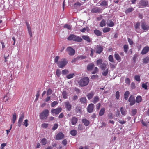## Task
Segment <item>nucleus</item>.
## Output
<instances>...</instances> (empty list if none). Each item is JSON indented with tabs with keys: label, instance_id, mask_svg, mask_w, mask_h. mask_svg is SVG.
<instances>
[{
	"label": "nucleus",
	"instance_id": "nucleus-47",
	"mask_svg": "<svg viewBox=\"0 0 149 149\" xmlns=\"http://www.w3.org/2000/svg\"><path fill=\"white\" fill-rule=\"evenodd\" d=\"M99 71L97 67H95L93 71L92 72V74H94L96 73H97Z\"/></svg>",
	"mask_w": 149,
	"mask_h": 149
},
{
	"label": "nucleus",
	"instance_id": "nucleus-62",
	"mask_svg": "<svg viewBox=\"0 0 149 149\" xmlns=\"http://www.w3.org/2000/svg\"><path fill=\"white\" fill-rule=\"evenodd\" d=\"M131 86L132 89H134L135 88V84L134 83L132 82L131 84Z\"/></svg>",
	"mask_w": 149,
	"mask_h": 149
},
{
	"label": "nucleus",
	"instance_id": "nucleus-15",
	"mask_svg": "<svg viewBox=\"0 0 149 149\" xmlns=\"http://www.w3.org/2000/svg\"><path fill=\"white\" fill-rule=\"evenodd\" d=\"M94 105L93 104H90L87 107V111L89 113H91L93 112L94 109Z\"/></svg>",
	"mask_w": 149,
	"mask_h": 149
},
{
	"label": "nucleus",
	"instance_id": "nucleus-29",
	"mask_svg": "<svg viewBox=\"0 0 149 149\" xmlns=\"http://www.w3.org/2000/svg\"><path fill=\"white\" fill-rule=\"evenodd\" d=\"M62 95L63 98L64 99H66L68 98L67 93L65 91H63L62 93Z\"/></svg>",
	"mask_w": 149,
	"mask_h": 149
},
{
	"label": "nucleus",
	"instance_id": "nucleus-50",
	"mask_svg": "<svg viewBox=\"0 0 149 149\" xmlns=\"http://www.w3.org/2000/svg\"><path fill=\"white\" fill-rule=\"evenodd\" d=\"M142 87L143 88H144L145 90H147L148 89V86L147 83H143L142 84Z\"/></svg>",
	"mask_w": 149,
	"mask_h": 149
},
{
	"label": "nucleus",
	"instance_id": "nucleus-40",
	"mask_svg": "<svg viewBox=\"0 0 149 149\" xmlns=\"http://www.w3.org/2000/svg\"><path fill=\"white\" fill-rule=\"evenodd\" d=\"M70 134L72 136H75L77 134V132L75 130H73L70 131Z\"/></svg>",
	"mask_w": 149,
	"mask_h": 149
},
{
	"label": "nucleus",
	"instance_id": "nucleus-38",
	"mask_svg": "<svg viewBox=\"0 0 149 149\" xmlns=\"http://www.w3.org/2000/svg\"><path fill=\"white\" fill-rule=\"evenodd\" d=\"M109 72V69L108 68H107L106 70L104 71H103L102 73V75L104 76H106L108 74Z\"/></svg>",
	"mask_w": 149,
	"mask_h": 149
},
{
	"label": "nucleus",
	"instance_id": "nucleus-51",
	"mask_svg": "<svg viewBox=\"0 0 149 149\" xmlns=\"http://www.w3.org/2000/svg\"><path fill=\"white\" fill-rule=\"evenodd\" d=\"M52 92V90L51 89H49L47 91V96L51 94Z\"/></svg>",
	"mask_w": 149,
	"mask_h": 149
},
{
	"label": "nucleus",
	"instance_id": "nucleus-54",
	"mask_svg": "<svg viewBox=\"0 0 149 149\" xmlns=\"http://www.w3.org/2000/svg\"><path fill=\"white\" fill-rule=\"evenodd\" d=\"M58 104V102L56 101H54L52 102L51 104V106L52 107H54L56 105H57Z\"/></svg>",
	"mask_w": 149,
	"mask_h": 149
},
{
	"label": "nucleus",
	"instance_id": "nucleus-28",
	"mask_svg": "<svg viewBox=\"0 0 149 149\" xmlns=\"http://www.w3.org/2000/svg\"><path fill=\"white\" fill-rule=\"evenodd\" d=\"M134 10V8L132 7H130L129 8L126 9L125 13L126 14L128 13H129L132 11Z\"/></svg>",
	"mask_w": 149,
	"mask_h": 149
},
{
	"label": "nucleus",
	"instance_id": "nucleus-41",
	"mask_svg": "<svg viewBox=\"0 0 149 149\" xmlns=\"http://www.w3.org/2000/svg\"><path fill=\"white\" fill-rule=\"evenodd\" d=\"M75 75L74 73L70 74L66 76V78L68 79H70L73 78Z\"/></svg>",
	"mask_w": 149,
	"mask_h": 149
},
{
	"label": "nucleus",
	"instance_id": "nucleus-24",
	"mask_svg": "<svg viewBox=\"0 0 149 149\" xmlns=\"http://www.w3.org/2000/svg\"><path fill=\"white\" fill-rule=\"evenodd\" d=\"M99 97L97 96H96L94 97L93 99L92 100V102L94 104H95L96 103H97V102H98V101H99Z\"/></svg>",
	"mask_w": 149,
	"mask_h": 149
},
{
	"label": "nucleus",
	"instance_id": "nucleus-35",
	"mask_svg": "<svg viewBox=\"0 0 149 149\" xmlns=\"http://www.w3.org/2000/svg\"><path fill=\"white\" fill-rule=\"evenodd\" d=\"M89 48L90 52L89 53L90 56L91 57H93L94 54V53L95 52V50L91 47H89Z\"/></svg>",
	"mask_w": 149,
	"mask_h": 149
},
{
	"label": "nucleus",
	"instance_id": "nucleus-22",
	"mask_svg": "<svg viewBox=\"0 0 149 149\" xmlns=\"http://www.w3.org/2000/svg\"><path fill=\"white\" fill-rule=\"evenodd\" d=\"M114 57L119 62H120L121 60V58L119 55L117 53H115Z\"/></svg>",
	"mask_w": 149,
	"mask_h": 149
},
{
	"label": "nucleus",
	"instance_id": "nucleus-59",
	"mask_svg": "<svg viewBox=\"0 0 149 149\" xmlns=\"http://www.w3.org/2000/svg\"><path fill=\"white\" fill-rule=\"evenodd\" d=\"M125 83L126 84H128V85H130V80L129 78H126L125 79Z\"/></svg>",
	"mask_w": 149,
	"mask_h": 149
},
{
	"label": "nucleus",
	"instance_id": "nucleus-49",
	"mask_svg": "<svg viewBox=\"0 0 149 149\" xmlns=\"http://www.w3.org/2000/svg\"><path fill=\"white\" fill-rule=\"evenodd\" d=\"M120 111L121 114L123 115H126V112L123 109V107H122L120 108Z\"/></svg>",
	"mask_w": 149,
	"mask_h": 149
},
{
	"label": "nucleus",
	"instance_id": "nucleus-56",
	"mask_svg": "<svg viewBox=\"0 0 149 149\" xmlns=\"http://www.w3.org/2000/svg\"><path fill=\"white\" fill-rule=\"evenodd\" d=\"M48 123H45L42 124L41 125V126L42 127L45 128H47L48 127Z\"/></svg>",
	"mask_w": 149,
	"mask_h": 149
},
{
	"label": "nucleus",
	"instance_id": "nucleus-14",
	"mask_svg": "<svg viewBox=\"0 0 149 149\" xmlns=\"http://www.w3.org/2000/svg\"><path fill=\"white\" fill-rule=\"evenodd\" d=\"M64 137V135L61 132H60L56 135V140H59L62 139Z\"/></svg>",
	"mask_w": 149,
	"mask_h": 149
},
{
	"label": "nucleus",
	"instance_id": "nucleus-43",
	"mask_svg": "<svg viewBox=\"0 0 149 149\" xmlns=\"http://www.w3.org/2000/svg\"><path fill=\"white\" fill-rule=\"evenodd\" d=\"M111 29L109 27H105L103 29V31L104 33H106L109 31H110Z\"/></svg>",
	"mask_w": 149,
	"mask_h": 149
},
{
	"label": "nucleus",
	"instance_id": "nucleus-12",
	"mask_svg": "<svg viewBox=\"0 0 149 149\" xmlns=\"http://www.w3.org/2000/svg\"><path fill=\"white\" fill-rule=\"evenodd\" d=\"M26 24L27 26V29H28V33L29 35L31 37L32 36V33L31 31V29L29 23L27 21L26 22Z\"/></svg>",
	"mask_w": 149,
	"mask_h": 149
},
{
	"label": "nucleus",
	"instance_id": "nucleus-8",
	"mask_svg": "<svg viewBox=\"0 0 149 149\" xmlns=\"http://www.w3.org/2000/svg\"><path fill=\"white\" fill-rule=\"evenodd\" d=\"M103 49V46L100 45H97L95 48V52L97 54H100L102 52Z\"/></svg>",
	"mask_w": 149,
	"mask_h": 149
},
{
	"label": "nucleus",
	"instance_id": "nucleus-33",
	"mask_svg": "<svg viewBox=\"0 0 149 149\" xmlns=\"http://www.w3.org/2000/svg\"><path fill=\"white\" fill-rule=\"evenodd\" d=\"M17 118L16 117V114L15 113H14L13 116L12 118V123L13 124H14Z\"/></svg>",
	"mask_w": 149,
	"mask_h": 149
},
{
	"label": "nucleus",
	"instance_id": "nucleus-21",
	"mask_svg": "<svg viewBox=\"0 0 149 149\" xmlns=\"http://www.w3.org/2000/svg\"><path fill=\"white\" fill-rule=\"evenodd\" d=\"M82 122L86 126H88L90 124V122L86 119H83L82 120Z\"/></svg>",
	"mask_w": 149,
	"mask_h": 149
},
{
	"label": "nucleus",
	"instance_id": "nucleus-17",
	"mask_svg": "<svg viewBox=\"0 0 149 149\" xmlns=\"http://www.w3.org/2000/svg\"><path fill=\"white\" fill-rule=\"evenodd\" d=\"M149 51V47L148 46H146L143 48L141 53L142 54L144 55L146 54Z\"/></svg>",
	"mask_w": 149,
	"mask_h": 149
},
{
	"label": "nucleus",
	"instance_id": "nucleus-37",
	"mask_svg": "<svg viewBox=\"0 0 149 149\" xmlns=\"http://www.w3.org/2000/svg\"><path fill=\"white\" fill-rule=\"evenodd\" d=\"M136 102L137 103H139L142 100V98L141 96H137L136 98Z\"/></svg>",
	"mask_w": 149,
	"mask_h": 149
},
{
	"label": "nucleus",
	"instance_id": "nucleus-11",
	"mask_svg": "<svg viewBox=\"0 0 149 149\" xmlns=\"http://www.w3.org/2000/svg\"><path fill=\"white\" fill-rule=\"evenodd\" d=\"M67 50L70 56L73 55L75 53V51L71 47H68L67 49Z\"/></svg>",
	"mask_w": 149,
	"mask_h": 149
},
{
	"label": "nucleus",
	"instance_id": "nucleus-31",
	"mask_svg": "<svg viewBox=\"0 0 149 149\" xmlns=\"http://www.w3.org/2000/svg\"><path fill=\"white\" fill-rule=\"evenodd\" d=\"M106 25V21L104 19L102 20L100 22V26L101 27H103Z\"/></svg>",
	"mask_w": 149,
	"mask_h": 149
},
{
	"label": "nucleus",
	"instance_id": "nucleus-4",
	"mask_svg": "<svg viewBox=\"0 0 149 149\" xmlns=\"http://www.w3.org/2000/svg\"><path fill=\"white\" fill-rule=\"evenodd\" d=\"M103 60L101 59L98 60L96 61L97 65H100V67L102 70H104L107 67V63H103Z\"/></svg>",
	"mask_w": 149,
	"mask_h": 149
},
{
	"label": "nucleus",
	"instance_id": "nucleus-48",
	"mask_svg": "<svg viewBox=\"0 0 149 149\" xmlns=\"http://www.w3.org/2000/svg\"><path fill=\"white\" fill-rule=\"evenodd\" d=\"M135 79L138 82H140V76L137 75L134 76Z\"/></svg>",
	"mask_w": 149,
	"mask_h": 149
},
{
	"label": "nucleus",
	"instance_id": "nucleus-7",
	"mask_svg": "<svg viewBox=\"0 0 149 149\" xmlns=\"http://www.w3.org/2000/svg\"><path fill=\"white\" fill-rule=\"evenodd\" d=\"M128 101L130 102V106H132L135 104L136 100L134 97L133 95H131L130 96L128 99Z\"/></svg>",
	"mask_w": 149,
	"mask_h": 149
},
{
	"label": "nucleus",
	"instance_id": "nucleus-30",
	"mask_svg": "<svg viewBox=\"0 0 149 149\" xmlns=\"http://www.w3.org/2000/svg\"><path fill=\"white\" fill-rule=\"evenodd\" d=\"M105 108H102L99 112V116H101L103 115L105 113Z\"/></svg>",
	"mask_w": 149,
	"mask_h": 149
},
{
	"label": "nucleus",
	"instance_id": "nucleus-27",
	"mask_svg": "<svg viewBox=\"0 0 149 149\" xmlns=\"http://www.w3.org/2000/svg\"><path fill=\"white\" fill-rule=\"evenodd\" d=\"M143 63L147 64L149 62V57L147 56L143 59Z\"/></svg>",
	"mask_w": 149,
	"mask_h": 149
},
{
	"label": "nucleus",
	"instance_id": "nucleus-18",
	"mask_svg": "<svg viewBox=\"0 0 149 149\" xmlns=\"http://www.w3.org/2000/svg\"><path fill=\"white\" fill-rule=\"evenodd\" d=\"M78 121L77 118L75 116L72 117L71 119V123L72 125H75Z\"/></svg>",
	"mask_w": 149,
	"mask_h": 149
},
{
	"label": "nucleus",
	"instance_id": "nucleus-55",
	"mask_svg": "<svg viewBox=\"0 0 149 149\" xmlns=\"http://www.w3.org/2000/svg\"><path fill=\"white\" fill-rule=\"evenodd\" d=\"M56 74L58 77L60 76L61 74V71L59 69H58L56 70Z\"/></svg>",
	"mask_w": 149,
	"mask_h": 149
},
{
	"label": "nucleus",
	"instance_id": "nucleus-19",
	"mask_svg": "<svg viewBox=\"0 0 149 149\" xmlns=\"http://www.w3.org/2000/svg\"><path fill=\"white\" fill-rule=\"evenodd\" d=\"M82 38L86 41L88 43H90L91 42V40L89 37L87 35H83L82 36Z\"/></svg>",
	"mask_w": 149,
	"mask_h": 149
},
{
	"label": "nucleus",
	"instance_id": "nucleus-63",
	"mask_svg": "<svg viewBox=\"0 0 149 149\" xmlns=\"http://www.w3.org/2000/svg\"><path fill=\"white\" fill-rule=\"evenodd\" d=\"M99 76L97 74H94L91 77V79H95L96 78H97Z\"/></svg>",
	"mask_w": 149,
	"mask_h": 149
},
{
	"label": "nucleus",
	"instance_id": "nucleus-3",
	"mask_svg": "<svg viewBox=\"0 0 149 149\" xmlns=\"http://www.w3.org/2000/svg\"><path fill=\"white\" fill-rule=\"evenodd\" d=\"M89 82L88 77H86L81 79L78 82L79 85L81 87H84L87 86Z\"/></svg>",
	"mask_w": 149,
	"mask_h": 149
},
{
	"label": "nucleus",
	"instance_id": "nucleus-23",
	"mask_svg": "<svg viewBox=\"0 0 149 149\" xmlns=\"http://www.w3.org/2000/svg\"><path fill=\"white\" fill-rule=\"evenodd\" d=\"M108 3V1L105 0L103 1L100 3V6H101L103 7L106 6Z\"/></svg>",
	"mask_w": 149,
	"mask_h": 149
},
{
	"label": "nucleus",
	"instance_id": "nucleus-32",
	"mask_svg": "<svg viewBox=\"0 0 149 149\" xmlns=\"http://www.w3.org/2000/svg\"><path fill=\"white\" fill-rule=\"evenodd\" d=\"M130 94V92L128 91H126L124 94V98L125 100H127Z\"/></svg>",
	"mask_w": 149,
	"mask_h": 149
},
{
	"label": "nucleus",
	"instance_id": "nucleus-42",
	"mask_svg": "<svg viewBox=\"0 0 149 149\" xmlns=\"http://www.w3.org/2000/svg\"><path fill=\"white\" fill-rule=\"evenodd\" d=\"M107 25L109 27H112L114 26V22L110 20L109 23H107Z\"/></svg>",
	"mask_w": 149,
	"mask_h": 149
},
{
	"label": "nucleus",
	"instance_id": "nucleus-39",
	"mask_svg": "<svg viewBox=\"0 0 149 149\" xmlns=\"http://www.w3.org/2000/svg\"><path fill=\"white\" fill-rule=\"evenodd\" d=\"M109 61L112 63L114 62V59L113 56L112 55H109L108 58Z\"/></svg>",
	"mask_w": 149,
	"mask_h": 149
},
{
	"label": "nucleus",
	"instance_id": "nucleus-25",
	"mask_svg": "<svg viewBox=\"0 0 149 149\" xmlns=\"http://www.w3.org/2000/svg\"><path fill=\"white\" fill-rule=\"evenodd\" d=\"M94 33L97 36H100L102 35V32L99 30L95 29L94 31Z\"/></svg>",
	"mask_w": 149,
	"mask_h": 149
},
{
	"label": "nucleus",
	"instance_id": "nucleus-13",
	"mask_svg": "<svg viewBox=\"0 0 149 149\" xmlns=\"http://www.w3.org/2000/svg\"><path fill=\"white\" fill-rule=\"evenodd\" d=\"M65 107L67 111H70L72 109V106L70 103L68 102H66L64 103Z\"/></svg>",
	"mask_w": 149,
	"mask_h": 149
},
{
	"label": "nucleus",
	"instance_id": "nucleus-64",
	"mask_svg": "<svg viewBox=\"0 0 149 149\" xmlns=\"http://www.w3.org/2000/svg\"><path fill=\"white\" fill-rule=\"evenodd\" d=\"M83 129V126L82 125L79 124L78 126V129L81 130Z\"/></svg>",
	"mask_w": 149,
	"mask_h": 149
},
{
	"label": "nucleus",
	"instance_id": "nucleus-61",
	"mask_svg": "<svg viewBox=\"0 0 149 149\" xmlns=\"http://www.w3.org/2000/svg\"><path fill=\"white\" fill-rule=\"evenodd\" d=\"M116 97L117 99H118L120 97L119 92L117 91L116 93Z\"/></svg>",
	"mask_w": 149,
	"mask_h": 149
},
{
	"label": "nucleus",
	"instance_id": "nucleus-16",
	"mask_svg": "<svg viewBox=\"0 0 149 149\" xmlns=\"http://www.w3.org/2000/svg\"><path fill=\"white\" fill-rule=\"evenodd\" d=\"M141 26L144 30L147 31L149 29V26L146 24V23L144 22H142Z\"/></svg>",
	"mask_w": 149,
	"mask_h": 149
},
{
	"label": "nucleus",
	"instance_id": "nucleus-34",
	"mask_svg": "<svg viewBox=\"0 0 149 149\" xmlns=\"http://www.w3.org/2000/svg\"><path fill=\"white\" fill-rule=\"evenodd\" d=\"M80 102L83 104L86 103L87 99L85 97H82L80 99Z\"/></svg>",
	"mask_w": 149,
	"mask_h": 149
},
{
	"label": "nucleus",
	"instance_id": "nucleus-36",
	"mask_svg": "<svg viewBox=\"0 0 149 149\" xmlns=\"http://www.w3.org/2000/svg\"><path fill=\"white\" fill-rule=\"evenodd\" d=\"M40 142L42 145H45L47 143V140L45 138H43L41 139Z\"/></svg>",
	"mask_w": 149,
	"mask_h": 149
},
{
	"label": "nucleus",
	"instance_id": "nucleus-2",
	"mask_svg": "<svg viewBox=\"0 0 149 149\" xmlns=\"http://www.w3.org/2000/svg\"><path fill=\"white\" fill-rule=\"evenodd\" d=\"M68 40H73L77 42H81L83 39L80 37L74 34H70L67 38Z\"/></svg>",
	"mask_w": 149,
	"mask_h": 149
},
{
	"label": "nucleus",
	"instance_id": "nucleus-46",
	"mask_svg": "<svg viewBox=\"0 0 149 149\" xmlns=\"http://www.w3.org/2000/svg\"><path fill=\"white\" fill-rule=\"evenodd\" d=\"M124 51L125 53H127L128 49V46L127 45H125L123 46Z\"/></svg>",
	"mask_w": 149,
	"mask_h": 149
},
{
	"label": "nucleus",
	"instance_id": "nucleus-9",
	"mask_svg": "<svg viewBox=\"0 0 149 149\" xmlns=\"http://www.w3.org/2000/svg\"><path fill=\"white\" fill-rule=\"evenodd\" d=\"M148 4V1L145 0H141L139 2V4L140 6H142V7H146Z\"/></svg>",
	"mask_w": 149,
	"mask_h": 149
},
{
	"label": "nucleus",
	"instance_id": "nucleus-45",
	"mask_svg": "<svg viewBox=\"0 0 149 149\" xmlns=\"http://www.w3.org/2000/svg\"><path fill=\"white\" fill-rule=\"evenodd\" d=\"M62 74L63 75H66L69 73V71L67 69H64L62 70Z\"/></svg>",
	"mask_w": 149,
	"mask_h": 149
},
{
	"label": "nucleus",
	"instance_id": "nucleus-20",
	"mask_svg": "<svg viewBox=\"0 0 149 149\" xmlns=\"http://www.w3.org/2000/svg\"><path fill=\"white\" fill-rule=\"evenodd\" d=\"M95 66L94 64L93 63H91L88 64L87 66V69L88 71L92 70Z\"/></svg>",
	"mask_w": 149,
	"mask_h": 149
},
{
	"label": "nucleus",
	"instance_id": "nucleus-52",
	"mask_svg": "<svg viewBox=\"0 0 149 149\" xmlns=\"http://www.w3.org/2000/svg\"><path fill=\"white\" fill-rule=\"evenodd\" d=\"M64 28H67L68 29L70 30L71 29V26L69 24H65L64 26Z\"/></svg>",
	"mask_w": 149,
	"mask_h": 149
},
{
	"label": "nucleus",
	"instance_id": "nucleus-58",
	"mask_svg": "<svg viewBox=\"0 0 149 149\" xmlns=\"http://www.w3.org/2000/svg\"><path fill=\"white\" fill-rule=\"evenodd\" d=\"M81 5V4L79 2H77L75 3L74 4V7H77V6H80Z\"/></svg>",
	"mask_w": 149,
	"mask_h": 149
},
{
	"label": "nucleus",
	"instance_id": "nucleus-57",
	"mask_svg": "<svg viewBox=\"0 0 149 149\" xmlns=\"http://www.w3.org/2000/svg\"><path fill=\"white\" fill-rule=\"evenodd\" d=\"M28 120L27 119H26L23 122V125H24L25 127H27L28 125Z\"/></svg>",
	"mask_w": 149,
	"mask_h": 149
},
{
	"label": "nucleus",
	"instance_id": "nucleus-1",
	"mask_svg": "<svg viewBox=\"0 0 149 149\" xmlns=\"http://www.w3.org/2000/svg\"><path fill=\"white\" fill-rule=\"evenodd\" d=\"M59 57L56 56L54 58V62L59 68H63L68 63L67 59L65 58L61 59L59 61Z\"/></svg>",
	"mask_w": 149,
	"mask_h": 149
},
{
	"label": "nucleus",
	"instance_id": "nucleus-44",
	"mask_svg": "<svg viewBox=\"0 0 149 149\" xmlns=\"http://www.w3.org/2000/svg\"><path fill=\"white\" fill-rule=\"evenodd\" d=\"M24 118V115L23 113L20 116V117L19 118L18 121L19 122H22L23 119Z\"/></svg>",
	"mask_w": 149,
	"mask_h": 149
},
{
	"label": "nucleus",
	"instance_id": "nucleus-5",
	"mask_svg": "<svg viewBox=\"0 0 149 149\" xmlns=\"http://www.w3.org/2000/svg\"><path fill=\"white\" fill-rule=\"evenodd\" d=\"M49 111L48 109H45L42 111L40 114V118L41 119H46L48 116Z\"/></svg>",
	"mask_w": 149,
	"mask_h": 149
},
{
	"label": "nucleus",
	"instance_id": "nucleus-6",
	"mask_svg": "<svg viewBox=\"0 0 149 149\" xmlns=\"http://www.w3.org/2000/svg\"><path fill=\"white\" fill-rule=\"evenodd\" d=\"M62 108L61 107H59L57 108L56 109H52L51 111V112L52 114H55L56 115H57L62 111Z\"/></svg>",
	"mask_w": 149,
	"mask_h": 149
},
{
	"label": "nucleus",
	"instance_id": "nucleus-26",
	"mask_svg": "<svg viewBox=\"0 0 149 149\" xmlns=\"http://www.w3.org/2000/svg\"><path fill=\"white\" fill-rule=\"evenodd\" d=\"M94 95V93L93 92H91L88 93L87 95V97L88 99L89 100L91 99L92 98Z\"/></svg>",
	"mask_w": 149,
	"mask_h": 149
},
{
	"label": "nucleus",
	"instance_id": "nucleus-60",
	"mask_svg": "<svg viewBox=\"0 0 149 149\" xmlns=\"http://www.w3.org/2000/svg\"><path fill=\"white\" fill-rule=\"evenodd\" d=\"M58 124H55L54 125V126L53 127V128H52V130H55L57 129L58 128Z\"/></svg>",
	"mask_w": 149,
	"mask_h": 149
},
{
	"label": "nucleus",
	"instance_id": "nucleus-53",
	"mask_svg": "<svg viewBox=\"0 0 149 149\" xmlns=\"http://www.w3.org/2000/svg\"><path fill=\"white\" fill-rule=\"evenodd\" d=\"M132 116H134L137 113V110L136 109H132Z\"/></svg>",
	"mask_w": 149,
	"mask_h": 149
},
{
	"label": "nucleus",
	"instance_id": "nucleus-10",
	"mask_svg": "<svg viewBox=\"0 0 149 149\" xmlns=\"http://www.w3.org/2000/svg\"><path fill=\"white\" fill-rule=\"evenodd\" d=\"M91 12L93 13H101L102 12V10L100 8L95 7L91 9Z\"/></svg>",
	"mask_w": 149,
	"mask_h": 149
}]
</instances>
